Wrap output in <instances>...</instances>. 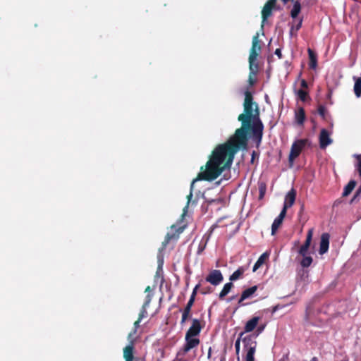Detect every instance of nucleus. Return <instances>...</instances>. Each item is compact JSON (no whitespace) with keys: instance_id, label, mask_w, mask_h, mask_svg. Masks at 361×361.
Masks as SVG:
<instances>
[{"instance_id":"obj_29","label":"nucleus","mask_w":361,"mask_h":361,"mask_svg":"<svg viewBox=\"0 0 361 361\" xmlns=\"http://www.w3.org/2000/svg\"><path fill=\"white\" fill-rule=\"evenodd\" d=\"M297 94L298 97L302 100L305 101L307 97V92L303 90H299L297 91Z\"/></svg>"},{"instance_id":"obj_13","label":"nucleus","mask_w":361,"mask_h":361,"mask_svg":"<svg viewBox=\"0 0 361 361\" xmlns=\"http://www.w3.org/2000/svg\"><path fill=\"white\" fill-rule=\"evenodd\" d=\"M256 342L252 341L250 344L246 343L245 347L247 348V353L245 357V361H255V353L256 350Z\"/></svg>"},{"instance_id":"obj_44","label":"nucleus","mask_w":361,"mask_h":361,"mask_svg":"<svg viewBox=\"0 0 361 361\" xmlns=\"http://www.w3.org/2000/svg\"><path fill=\"white\" fill-rule=\"evenodd\" d=\"M211 356V348L209 349V352H208V357L209 358Z\"/></svg>"},{"instance_id":"obj_32","label":"nucleus","mask_w":361,"mask_h":361,"mask_svg":"<svg viewBox=\"0 0 361 361\" xmlns=\"http://www.w3.org/2000/svg\"><path fill=\"white\" fill-rule=\"evenodd\" d=\"M189 315H190V312H187L183 310V314H182L181 321H180V324H183L186 322V320L188 318Z\"/></svg>"},{"instance_id":"obj_46","label":"nucleus","mask_w":361,"mask_h":361,"mask_svg":"<svg viewBox=\"0 0 361 361\" xmlns=\"http://www.w3.org/2000/svg\"><path fill=\"white\" fill-rule=\"evenodd\" d=\"M285 4L287 3L289 0H282Z\"/></svg>"},{"instance_id":"obj_26","label":"nucleus","mask_w":361,"mask_h":361,"mask_svg":"<svg viewBox=\"0 0 361 361\" xmlns=\"http://www.w3.org/2000/svg\"><path fill=\"white\" fill-rule=\"evenodd\" d=\"M255 69L253 68V70L250 67L249 82L250 85H253L255 82V77L258 71V63H255Z\"/></svg>"},{"instance_id":"obj_2","label":"nucleus","mask_w":361,"mask_h":361,"mask_svg":"<svg viewBox=\"0 0 361 361\" xmlns=\"http://www.w3.org/2000/svg\"><path fill=\"white\" fill-rule=\"evenodd\" d=\"M201 329L200 322L197 319H193L192 325L185 334V343L177 354L180 361H187V360L184 358L185 355L199 345L200 339L197 338V336L200 334Z\"/></svg>"},{"instance_id":"obj_23","label":"nucleus","mask_w":361,"mask_h":361,"mask_svg":"<svg viewBox=\"0 0 361 361\" xmlns=\"http://www.w3.org/2000/svg\"><path fill=\"white\" fill-rule=\"evenodd\" d=\"M301 11V6L298 1H295L293 8L290 11V16L293 18H296Z\"/></svg>"},{"instance_id":"obj_37","label":"nucleus","mask_w":361,"mask_h":361,"mask_svg":"<svg viewBox=\"0 0 361 361\" xmlns=\"http://www.w3.org/2000/svg\"><path fill=\"white\" fill-rule=\"evenodd\" d=\"M302 22V20L300 19V20L298 21V24L295 25V30H298L301 27Z\"/></svg>"},{"instance_id":"obj_40","label":"nucleus","mask_w":361,"mask_h":361,"mask_svg":"<svg viewBox=\"0 0 361 361\" xmlns=\"http://www.w3.org/2000/svg\"><path fill=\"white\" fill-rule=\"evenodd\" d=\"M151 291H152V290H151L150 287H149V286H147V287L146 288V289H145V292H146V293H147V295H149H149H151V297H152V294H151Z\"/></svg>"},{"instance_id":"obj_31","label":"nucleus","mask_w":361,"mask_h":361,"mask_svg":"<svg viewBox=\"0 0 361 361\" xmlns=\"http://www.w3.org/2000/svg\"><path fill=\"white\" fill-rule=\"evenodd\" d=\"M240 339L238 338L235 343V352H236L237 356H238L239 353H240ZM238 359L239 360V357H238Z\"/></svg>"},{"instance_id":"obj_17","label":"nucleus","mask_w":361,"mask_h":361,"mask_svg":"<svg viewBox=\"0 0 361 361\" xmlns=\"http://www.w3.org/2000/svg\"><path fill=\"white\" fill-rule=\"evenodd\" d=\"M259 318L258 317H254L250 319L245 326V331H252L257 325Z\"/></svg>"},{"instance_id":"obj_11","label":"nucleus","mask_w":361,"mask_h":361,"mask_svg":"<svg viewBox=\"0 0 361 361\" xmlns=\"http://www.w3.org/2000/svg\"><path fill=\"white\" fill-rule=\"evenodd\" d=\"M329 235L326 233L321 235L320 246L319 252L320 255H324L329 250Z\"/></svg>"},{"instance_id":"obj_14","label":"nucleus","mask_w":361,"mask_h":361,"mask_svg":"<svg viewBox=\"0 0 361 361\" xmlns=\"http://www.w3.org/2000/svg\"><path fill=\"white\" fill-rule=\"evenodd\" d=\"M286 213H285L284 210H281L279 215L274 219L272 225H271V234L274 235L278 228L280 227L281 224L283 222V219L286 216Z\"/></svg>"},{"instance_id":"obj_18","label":"nucleus","mask_w":361,"mask_h":361,"mask_svg":"<svg viewBox=\"0 0 361 361\" xmlns=\"http://www.w3.org/2000/svg\"><path fill=\"white\" fill-rule=\"evenodd\" d=\"M257 287L256 286H252L246 290H245L240 297L239 302L240 303L244 300L250 298L257 290Z\"/></svg>"},{"instance_id":"obj_21","label":"nucleus","mask_w":361,"mask_h":361,"mask_svg":"<svg viewBox=\"0 0 361 361\" xmlns=\"http://www.w3.org/2000/svg\"><path fill=\"white\" fill-rule=\"evenodd\" d=\"M354 80V92L357 97H360L361 96V78L355 77Z\"/></svg>"},{"instance_id":"obj_41","label":"nucleus","mask_w":361,"mask_h":361,"mask_svg":"<svg viewBox=\"0 0 361 361\" xmlns=\"http://www.w3.org/2000/svg\"><path fill=\"white\" fill-rule=\"evenodd\" d=\"M200 285H197L195 286V287L194 288L193 290H192V293H195V295H196L197 294V290L199 288Z\"/></svg>"},{"instance_id":"obj_20","label":"nucleus","mask_w":361,"mask_h":361,"mask_svg":"<svg viewBox=\"0 0 361 361\" xmlns=\"http://www.w3.org/2000/svg\"><path fill=\"white\" fill-rule=\"evenodd\" d=\"M308 54L310 58V68L315 69L317 67V56L310 49H308Z\"/></svg>"},{"instance_id":"obj_15","label":"nucleus","mask_w":361,"mask_h":361,"mask_svg":"<svg viewBox=\"0 0 361 361\" xmlns=\"http://www.w3.org/2000/svg\"><path fill=\"white\" fill-rule=\"evenodd\" d=\"M150 302H151V295L149 294V295H147V296H146V299H145V301L142 307V310L139 314L138 319L142 321V319L143 318H145L147 316V308L149 305Z\"/></svg>"},{"instance_id":"obj_27","label":"nucleus","mask_w":361,"mask_h":361,"mask_svg":"<svg viewBox=\"0 0 361 361\" xmlns=\"http://www.w3.org/2000/svg\"><path fill=\"white\" fill-rule=\"evenodd\" d=\"M300 262V264L302 267H308L312 263V258L310 256L305 255Z\"/></svg>"},{"instance_id":"obj_5","label":"nucleus","mask_w":361,"mask_h":361,"mask_svg":"<svg viewBox=\"0 0 361 361\" xmlns=\"http://www.w3.org/2000/svg\"><path fill=\"white\" fill-rule=\"evenodd\" d=\"M205 280L210 284L216 286L223 281L224 276L220 270L213 269L209 271Z\"/></svg>"},{"instance_id":"obj_36","label":"nucleus","mask_w":361,"mask_h":361,"mask_svg":"<svg viewBox=\"0 0 361 361\" xmlns=\"http://www.w3.org/2000/svg\"><path fill=\"white\" fill-rule=\"evenodd\" d=\"M318 112L319 115H321L322 117H324L325 116V108L322 106H319L318 109Z\"/></svg>"},{"instance_id":"obj_42","label":"nucleus","mask_w":361,"mask_h":361,"mask_svg":"<svg viewBox=\"0 0 361 361\" xmlns=\"http://www.w3.org/2000/svg\"><path fill=\"white\" fill-rule=\"evenodd\" d=\"M195 298V293H192L189 300H192V302H194Z\"/></svg>"},{"instance_id":"obj_10","label":"nucleus","mask_w":361,"mask_h":361,"mask_svg":"<svg viewBox=\"0 0 361 361\" xmlns=\"http://www.w3.org/2000/svg\"><path fill=\"white\" fill-rule=\"evenodd\" d=\"M276 2V1H271V0H269L264 6L262 11V23H264L267 18L271 15L272 8L275 6Z\"/></svg>"},{"instance_id":"obj_38","label":"nucleus","mask_w":361,"mask_h":361,"mask_svg":"<svg viewBox=\"0 0 361 361\" xmlns=\"http://www.w3.org/2000/svg\"><path fill=\"white\" fill-rule=\"evenodd\" d=\"M301 86H302V87H303V88H306V87H307V82H306L305 80H302L301 81Z\"/></svg>"},{"instance_id":"obj_16","label":"nucleus","mask_w":361,"mask_h":361,"mask_svg":"<svg viewBox=\"0 0 361 361\" xmlns=\"http://www.w3.org/2000/svg\"><path fill=\"white\" fill-rule=\"evenodd\" d=\"M269 252H265L258 258L257 262L253 266L252 271H256L264 263V262L269 258Z\"/></svg>"},{"instance_id":"obj_48","label":"nucleus","mask_w":361,"mask_h":361,"mask_svg":"<svg viewBox=\"0 0 361 361\" xmlns=\"http://www.w3.org/2000/svg\"><path fill=\"white\" fill-rule=\"evenodd\" d=\"M271 1H276V0H271Z\"/></svg>"},{"instance_id":"obj_6","label":"nucleus","mask_w":361,"mask_h":361,"mask_svg":"<svg viewBox=\"0 0 361 361\" xmlns=\"http://www.w3.org/2000/svg\"><path fill=\"white\" fill-rule=\"evenodd\" d=\"M330 135L331 134L327 130L324 128L321 130L319 138V146L322 149H325L328 145L332 143L333 140Z\"/></svg>"},{"instance_id":"obj_8","label":"nucleus","mask_w":361,"mask_h":361,"mask_svg":"<svg viewBox=\"0 0 361 361\" xmlns=\"http://www.w3.org/2000/svg\"><path fill=\"white\" fill-rule=\"evenodd\" d=\"M295 197L296 192L293 188L288 191L286 195L283 207L282 209V210H284L285 213H286L288 208L291 207L293 205L295 201Z\"/></svg>"},{"instance_id":"obj_7","label":"nucleus","mask_w":361,"mask_h":361,"mask_svg":"<svg viewBox=\"0 0 361 361\" xmlns=\"http://www.w3.org/2000/svg\"><path fill=\"white\" fill-rule=\"evenodd\" d=\"M129 344L126 345L123 349V357L125 361H133V340L132 338V334L130 333L128 335Z\"/></svg>"},{"instance_id":"obj_28","label":"nucleus","mask_w":361,"mask_h":361,"mask_svg":"<svg viewBox=\"0 0 361 361\" xmlns=\"http://www.w3.org/2000/svg\"><path fill=\"white\" fill-rule=\"evenodd\" d=\"M197 179H195L193 180V181L191 183V186H190V194L188 195V203H187V205L184 207L183 209V214H185L187 212V210H188V204L190 202V199L191 197H192V190L193 188V185H194V183L197 180Z\"/></svg>"},{"instance_id":"obj_30","label":"nucleus","mask_w":361,"mask_h":361,"mask_svg":"<svg viewBox=\"0 0 361 361\" xmlns=\"http://www.w3.org/2000/svg\"><path fill=\"white\" fill-rule=\"evenodd\" d=\"M356 158L357 159L356 169L358 171L359 176L361 177V155H356Z\"/></svg>"},{"instance_id":"obj_24","label":"nucleus","mask_w":361,"mask_h":361,"mask_svg":"<svg viewBox=\"0 0 361 361\" xmlns=\"http://www.w3.org/2000/svg\"><path fill=\"white\" fill-rule=\"evenodd\" d=\"M356 185V182L355 180H350L348 185L344 188L343 192V196L345 197L350 195V193L353 191Z\"/></svg>"},{"instance_id":"obj_39","label":"nucleus","mask_w":361,"mask_h":361,"mask_svg":"<svg viewBox=\"0 0 361 361\" xmlns=\"http://www.w3.org/2000/svg\"><path fill=\"white\" fill-rule=\"evenodd\" d=\"M275 54L277 55L279 58L281 57V51L279 49H276Z\"/></svg>"},{"instance_id":"obj_47","label":"nucleus","mask_w":361,"mask_h":361,"mask_svg":"<svg viewBox=\"0 0 361 361\" xmlns=\"http://www.w3.org/2000/svg\"><path fill=\"white\" fill-rule=\"evenodd\" d=\"M243 341H244V342H247V339H246V338H245V339L243 340Z\"/></svg>"},{"instance_id":"obj_19","label":"nucleus","mask_w":361,"mask_h":361,"mask_svg":"<svg viewBox=\"0 0 361 361\" xmlns=\"http://www.w3.org/2000/svg\"><path fill=\"white\" fill-rule=\"evenodd\" d=\"M233 286V283L231 282L226 283L221 291L219 293V298L221 300L224 299V298L228 294V293L231 291L232 287Z\"/></svg>"},{"instance_id":"obj_33","label":"nucleus","mask_w":361,"mask_h":361,"mask_svg":"<svg viewBox=\"0 0 361 361\" xmlns=\"http://www.w3.org/2000/svg\"><path fill=\"white\" fill-rule=\"evenodd\" d=\"M164 263L163 257L161 255H158V270H160L162 269Z\"/></svg>"},{"instance_id":"obj_22","label":"nucleus","mask_w":361,"mask_h":361,"mask_svg":"<svg viewBox=\"0 0 361 361\" xmlns=\"http://www.w3.org/2000/svg\"><path fill=\"white\" fill-rule=\"evenodd\" d=\"M305 118V111L303 109L300 108L295 112V121L299 125H302L304 123Z\"/></svg>"},{"instance_id":"obj_25","label":"nucleus","mask_w":361,"mask_h":361,"mask_svg":"<svg viewBox=\"0 0 361 361\" xmlns=\"http://www.w3.org/2000/svg\"><path fill=\"white\" fill-rule=\"evenodd\" d=\"M244 271L245 269L243 267L238 268L230 276V281H233L238 279L243 274Z\"/></svg>"},{"instance_id":"obj_35","label":"nucleus","mask_w":361,"mask_h":361,"mask_svg":"<svg viewBox=\"0 0 361 361\" xmlns=\"http://www.w3.org/2000/svg\"><path fill=\"white\" fill-rule=\"evenodd\" d=\"M194 302H192V300H189L187 303V305L186 307H185L184 309V311L187 312H190V310H191V307L192 306Z\"/></svg>"},{"instance_id":"obj_1","label":"nucleus","mask_w":361,"mask_h":361,"mask_svg":"<svg viewBox=\"0 0 361 361\" xmlns=\"http://www.w3.org/2000/svg\"><path fill=\"white\" fill-rule=\"evenodd\" d=\"M243 113L238 116L241 128L224 144L218 145L212 152L205 167H202L198 175L199 180H213L224 171L229 169L235 154L247 146V131L252 130L253 135L259 142L262 137L263 124L259 118L258 105L252 102L249 91L245 92Z\"/></svg>"},{"instance_id":"obj_12","label":"nucleus","mask_w":361,"mask_h":361,"mask_svg":"<svg viewBox=\"0 0 361 361\" xmlns=\"http://www.w3.org/2000/svg\"><path fill=\"white\" fill-rule=\"evenodd\" d=\"M171 231H175L176 233H168L166 234L165 240L163 243L164 245L168 244L172 239H177L178 238L179 234L183 231V228H178V229H176V226L173 225L171 227Z\"/></svg>"},{"instance_id":"obj_4","label":"nucleus","mask_w":361,"mask_h":361,"mask_svg":"<svg viewBox=\"0 0 361 361\" xmlns=\"http://www.w3.org/2000/svg\"><path fill=\"white\" fill-rule=\"evenodd\" d=\"M307 140L302 139L295 141L291 146L289 154V161L292 164L295 158L300 154L302 149L305 147Z\"/></svg>"},{"instance_id":"obj_34","label":"nucleus","mask_w":361,"mask_h":361,"mask_svg":"<svg viewBox=\"0 0 361 361\" xmlns=\"http://www.w3.org/2000/svg\"><path fill=\"white\" fill-rule=\"evenodd\" d=\"M141 320L140 319H137L135 323H134V330L133 332H130L132 334V336L136 334V331H137V329L140 326V323Z\"/></svg>"},{"instance_id":"obj_45","label":"nucleus","mask_w":361,"mask_h":361,"mask_svg":"<svg viewBox=\"0 0 361 361\" xmlns=\"http://www.w3.org/2000/svg\"><path fill=\"white\" fill-rule=\"evenodd\" d=\"M310 361H318L317 357H313Z\"/></svg>"},{"instance_id":"obj_43","label":"nucleus","mask_w":361,"mask_h":361,"mask_svg":"<svg viewBox=\"0 0 361 361\" xmlns=\"http://www.w3.org/2000/svg\"><path fill=\"white\" fill-rule=\"evenodd\" d=\"M278 309H279V306L276 305V306L274 307L272 312H275Z\"/></svg>"},{"instance_id":"obj_9","label":"nucleus","mask_w":361,"mask_h":361,"mask_svg":"<svg viewBox=\"0 0 361 361\" xmlns=\"http://www.w3.org/2000/svg\"><path fill=\"white\" fill-rule=\"evenodd\" d=\"M312 235H313V229L311 228L307 232V238H306L305 243L300 247V248L299 250V254L300 255L305 256V255H307L308 249H309L310 245L312 242Z\"/></svg>"},{"instance_id":"obj_3","label":"nucleus","mask_w":361,"mask_h":361,"mask_svg":"<svg viewBox=\"0 0 361 361\" xmlns=\"http://www.w3.org/2000/svg\"><path fill=\"white\" fill-rule=\"evenodd\" d=\"M261 51L260 41L259 39V34L257 33L252 38V47L250 51L249 63L252 70L255 69V63H257V59Z\"/></svg>"}]
</instances>
